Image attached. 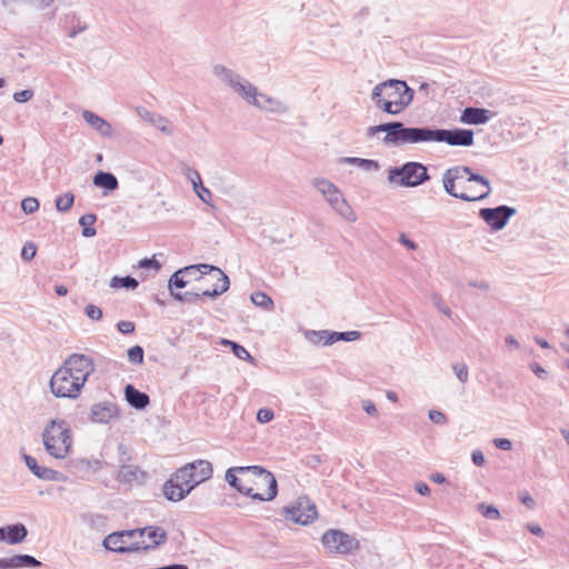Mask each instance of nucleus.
<instances>
[{"instance_id": "9b49d317", "label": "nucleus", "mask_w": 569, "mask_h": 569, "mask_svg": "<svg viewBox=\"0 0 569 569\" xmlns=\"http://www.w3.org/2000/svg\"><path fill=\"white\" fill-rule=\"evenodd\" d=\"M68 371V376L72 375L73 379H79L81 388L83 389L89 376L94 371L93 359L83 353L70 355L61 365Z\"/></svg>"}, {"instance_id": "864d4df0", "label": "nucleus", "mask_w": 569, "mask_h": 569, "mask_svg": "<svg viewBox=\"0 0 569 569\" xmlns=\"http://www.w3.org/2000/svg\"><path fill=\"white\" fill-rule=\"evenodd\" d=\"M431 300L440 312H442L443 315H446L448 317H451V315H452L451 309L446 305V302L442 300L440 295L433 293L431 296Z\"/></svg>"}, {"instance_id": "b1692460", "label": "nucleus", "mask_w": 569, "mask_h": 569, "mask_svg": "<svg viewBox=\"0 0 569 569\" xmlns=\"http://www.w3.org/2000/svg\"><path fill=\"white\" fill-rule=\"evenodd\" d=\"M313 186L323 194L331 208L338 204L343 198L337 186L329 180L315 179Z\"/></svg>"}, {"instance_id": "f8f14e48", "label": "nucleus", "mask_w": 569, "mask_h": 569, "mask_svg": "<svg viewBox=\"0 0 569 569\" xmlns=\"http://www.w3.org/2000/svg\"><path fill=\"white\" fill-rule=\"evenodd\" d=\"M321 541L330 552L341 555L350 553L359 548V541L357 539L338 529L327 530L322 535Z\"/></svg>"}, {"instance_id": "20e7f679", "label": "nucleus", "mask_w": 569, "mask_h": 569, "mask_svg": "<svg viewBox=\"0 0 569 569\" xmlns=\"http://www.w3.org/2000/svg\"><path fill=\"white\" fill-rule=\"evenodd\" d=\"M194 462H190L178 469L163 485L164 497L173 502L184 499L198 481L193 476Z\"/></svg>"}, {"instance_id": "6e6552de", "label": "nucleus", "mask_w": 569, "mask_h": 569, "mask_svg": "<svg viewBox=\"0 0 569 569\" xmlns=\"http://www.w3.org/2000/svg\"><path fill=\"white\" fill-rule=\"evenodd\" d=\"M78 380L60 366L50 379V390L56 398L77 399L82 390Z\"/></svg>"}, {"instance_id": "39448f33", "label": "nucleus", "mask_w": 569, "mask_h": 569, "mask_svg": "<svg viewBox=\"0 0 569 569\" xmlns=\"http://www.w3.org/2000/svg\"><path fill=\"white\" fill-rule=\"evenodd\" d=\"M388 181L399 187L415 188L430 180L428 168L417 161L405 162L400 167H390L388 170Z\"/></svg>"}, {"instance_id": "0eeeda50", "label": "nucleus", "mask_w": 569, "mask_h": 569, "mask_svg": "<svg viewBox=\"0 0 569 569\" xmlns=\"http://www.w3.org/2000/svg\"><path fill=\"white\" fill-rule=\"evenodd\" d=\"M212 72L249 104H253V99L258 96V89L256 86L223 64H214Z\"/></svg>"}, {"instance_id": "cd10ccee", "label": "nucleus", "mask_w": 569, "mask_h": 569, "mask_svg": "<svg viewBox=\"0 0 569 569\" xmlns=\"http://www.w3.org/2000/svg\"><path fill=\"white\" fill-rule=\"evenodd\" d=\"M147 478L148 473L146 471L141 470L138 466L131 465H122L118 475V479L121 482L130 485L133 482L142 483Z\"/></svg>"}, {"instance_id": "de8ad7c7", "label": "nucleus", "mask_w": 569, "mask_h": 569, "mask_svg": "<svg viewBox=\"0 0 569 569\" xmlns=\"http://www.w3.org/2000/svg\"><path fill=\"white\" fill-rule=\"evenodd\" d=\"M181 172L186 177V179L192 183V187H197L198 184H200V181L202 179H201L200 173L196 169L183 163L181 166Z\"/></svg>"}, {"instance_id": "774afa93", "label": "nucleus", "mask_w": 569, "mask_h": 569, "mask_svg": "<svg viewBox=\"0 0 569 569\" xmlns=\"http://www.w3.org/2000/svg\"><path fill=\"white\" fill-rule=\"evenodd\" d=\"M399 241L409 250H416L418 247L417 243L410 238H408L405 233L400 234Z\"/></svg>"}, {"instance_id": "2eb2a0df", "label": "nucleus", "mask_w": 569, "mask_h": 569, "mask_svg": "<svg viewBox=\"0 0 569 569\" xmlns=\"http://www.w3.org/2000/svg\"><path fill=\"white\" fill-rule=\"evenodd\" d=\"M121 410L113 400H103L91 406L89 420L92 423L107 425L120 418Z\"/></svg>"}, {"instance_id": "0e129e2a", "label": "nucleus", "mask_w": 569, "mask_h": 569, "mask_svg": "<svg viewBox=\"0 0 569 569\" xmlns=\"http://www.w3.org/2000/svg\"><path fill=\"white\" fill-rule=\"evenodd\" d=\"M471 460L478 467H482L486 463L485 455L480 449L471 452Z\"/></svg>"}, {"instance_id": "c9c22d12", "label": "nucleus", "mask_w": 569, "mask_h": 569, "mask_svg": "<svg viewBox=\"0 0 569 569\" xmlns=\"http://www.w3.org/2000/svg\"><path fill=\"white\" fill-rule=\"evenodd\" d=\"M221 345L223 346H229L231 348V351L232 353L238 358V359H241V360H244L249 363H254V358L250 355V352L243 347L241 346L240 343L236 342V341H232V340H228V339H222L221 340Z\"/></svg>"}, {"instance_id": "5fc2aeb1", "label": "nucleus", "mask_w": 569, "mask_h": 569, "mask_svg": "<svg viewBox=\"0 0 569 569\" xmlns=\"http://www.w3.org/2000/svg\"><path fill=\"white\" fill-rule=\"evenodd\" d=\"M37 253V246L29 241V242H26L22 247V250H21V258L26 261H30L34 258Z\"/></svg>"}, {"instance_id": "f3484780", "label": "nucleus", "mask_w": 569, "mask_h": 569, "mask_svg": "<svg viewBox=\"0 0 569 569\" xmlns=\"http://www.w3.org/2000/svg\"><path fill=\"white\" fill-rule=\"evenodd\" d=\"M209 273H214L213 277L216 278L217 283H214L211 289L198 288L200 300H202L203 298L216 299L226 291H228L230 287L229 277L220 268L213 266V269H211Z\"/></svg>"}, {"instance_id": "bf43d9fd", "label": "nucleus", "mask_w": 569, "mask_h": 569, "mask_svg": "<svg viewBox=\"0 0 569 569\" xmlns=\"http://www.w3.org/2000/svg\"><path fill=\"white\" fill-rule=\"evenodd\" d=\"M117 329L123 335H130L134 332L136 325L133 321L121 320L117 323Z\"/></svg>"}, {"instance_id": "f03ea898", "label": "nucleus", "mask_w": 569, "mask_h": 569, "mask_svg": "<svg viewBox=\"0 0 569 569\" xmlns=\"http://www.w3.org/2000/svg\"><path fill=\"white\" fill-rule=\"evenodd\" d=\"M42 441L46 451L56 459H64L72 447L71 429L66 420L52 419L44 427Z\"/></svg>"}, {"instance_id": "f257e3e1", "label": "nucleus", "mask_w": 569, "mask_h": 569, "mask_svg": "<svg viewBox=\"0 0 569 569\" xmlns=\"http://www.w3.org/2000/svg\"><path fill=\"white\" fill-rule=\"evenodd\" d=\"M427 142H445L452 147H471L475 132L471 129H443L436 127H416L413 144Z\"/></svg>"}, {"instance_id": "f704fd0d", "label": "nucleus", "mask_w": 569, "mask_h": 569, "mask_svg": "<svg viewBox=\"0 0 569 569\" xmlns=\"http://www.w3.org/2000/svg\"><path fill=\"white\" fill-rule=\"evenodd\" d=\"M442 184L445 191L450 194L453 198L460 199L462 201L467 202H473V197L471 194L465 193V192H457L455 189L456 181H453L450 177H448L446 173L442 176Z\"/></svg>"}, {"instance_id": "473e14b6", "label": "nucleus", "mask_w": 569, "mask_h": 569, "mask_svg": "<svg viewBox=\"0 0 569 569\" xmlns=\"http://www.w3.org/2000/svg\"><path fill=\"white\" fill-rule=\"evenodd\" d=\"M196 468L193 469V476L198 481V485L210 479L213 473L212 465L208 460H196L193 461Z\"/></svg>"}, {"instance_id": "338daca9", "label": "nucleus", "mask_w": 569, "mask_h": 569, "mask_svg": "<svg viewBox=\"0 0 569 569\" xmlns=\"http://www.w3.org/2000/svg\"><path fill=\"white\" fill-rule=\"evenodd\" d=\"M531 371L540 379H547L548 373L547 371L538 363L533 362L530 365Z\"/></svg>"}, {"instance_id": "dca6fc26", "label": "nucleus", "mask_w": 569, "mask_h": 569, "mask_svg": "<svg viewBox=\"0 0 569 569\" xmlns=\"http://www.w3.org/2000/svg\"><path fill=\"white\" fill-rule=\"evenodd\" d=\"M251 473L261 479L262 483L267 485V493L263 495L264 501L273 500L278 493V483L272 472L264 469L262 466H241L239 475Z\"/></svg>"}, {"instance_id": "6e6d98bb", "label": "nucleus", "mask_w": 569, "mask_h": 569, "mask_svg": "<svg viewBox=\"0 0 569 569\" xmlns=\"http://www.w3.org/2000/svg\"><path fill=\"white\" fill-rule=\"evenodd\" d=\"M84 313L87 315L88 318L96 321L101 320L103 317L102 309L91 303L86 307Z\"/></svg>"}, {"instance_id": "393cba45", "label": "nucleus", "mask_w": 569, "mask_h": 569, "mask_svg": "<svg viewBox=\"0 0 569 569\" xmlns=\"http://www.w3.org/2000/svg\"><path fill=\"white\" fill-rule=\"evenodd\" d=\"M124 398L129 406L137 410L146 409L150 403V398L146 392L138 390L133 385L128 383L124 387Z\"/></svg>"}, {"instance_id": "ea45409f", "label": "nucleus", "mask_w": 569, "mask_h": 569, "mask_svg": "<svg viewBox=\"0 0 569 569\" xmlns=\"http://www.w3.org/2000/svg\"><path fill=\"white\" fill-rule=\"evenodd\" d=\"M138 286H139V281L131 276H124V277L114 276L110 280V287L116 288V289L124 288L128 290H134Z\"/></svg>"}, {"instance_id": "9d476101", "label": "nucleus", "mask_w": 569, "mask_h": 569, "mask_svg": "<svg viewBox=\"0 0 569 569\" xmlns=\"http://www.w3.org/2000/svg\"><path fill=\"white\" fill-rule=\"evenodd\" d=\"M137 532L136 529L114 531L103 539L102 545L107 550L117 553L139 552L140 542L129 543L130 540L137 538Z\"/></svg>"}, {"instance_id": "58836bf2", "label": "nucleus", "mask_w": 569, "mask_h": 569, "mask_svg": "<svg viewBox=\"0 0 569 569\" xmlns=\"http://www.w3.org/2000/svg\"><path fill=\"white\" fill-rule=\"evenodd\" d=\"M97 220V216L94 213H86L80 217L79 224L82 227L81 234L86 238H91L97 234L96 228H93V223Z\"/></svg>"}, {"instance_id": "c85d7f7f", "label": "nucleus", "mask_w": 569, "mask_h": 569, "mask_svg": "<svg viewBox=\"0 0 569 569\" xmlns=\"http://www.w3.org/2000/svg\"><path fill=\"white\" fill-rule=\"evenodd\" d=\"M253 106L261 110L271 112H282L286 110L283 103L280 100L259 91L257 98L253 99Z\"/></svg>"}, {"instance_id": "1a4fd4ad", "label": "nucleus", "mask_w": 569, "mask_h": 569, "mask_svg": "<svg viewBox=\"0 0 569 569\" xmlns=\"http://www.w3.org/2000/svg\"><path fill=\"white\" fill-rule=\"evenodd\" d=\"M282 515L295 523L306 526L317 518L318 512L316 505L307 496H300L293 505L282 509Z\"/></svg>"}, {"instance_id": "c03bdc74", "label": "nucleus", "mask_w": 569, "mask_h": 569, "mask_svg": "<svg viewBox=\"0 0 569 569\" xmlns=\"http://www.w3.org/2000/svg\"><path fill=\"white\" fill-rule=\"evenodd\" d=\"M477 510L487 519L498 520L501 517L499 509L493 505L481 502L478 503Z\"/></svg>"}, {"instance_id": "3c124183", "label": "nucleus", "mask_w": 569, "mask_h": 569, "mask_svg": "<svg viewBox=\"0 0 569 569\" xmlns=\"http://www.w3.org/2000/svg\"><path fill=\"white\" fill-rule=\"evenodd\" d=\"M193 191L197 193V196L207 204H210L212 199L211 191L203 186L202 180L200 181V184L197 187H192Z\"/></svg>"}, {"instance_id": "7c9ffc66", "label": "nucleus", "mask_w": 569, "mask_h": 569, "mask_svg": "<svg viewBox=\"0 0 569 569\" xmlns=\"http://www.w3.org/2000/svg\"><path fill=\"white\" fill-rule=\"evenodd\" d=\"M335 331L329 330H307L305 332L306 339L313 345L331 346L336 342L332 338Z\"/></svg>"}, {"instance_id": "a18cd8bd", "label": "nucleus", "mask_w": 569, "mask_h": 569, "mask_svg": "<svg viewBox=\"0 0 569 569\" xmlns=\"http://www.w3.org/2000/svg\"><path fill=\"white\" fill-rule=\"evenodd\" d=\"M128 360L132 365H142L144 359V350L141 346L136 345L128 349L127 351Z\"/></svg>"}, {"instance_id": "052dcab7", "label": "nucleus", "mask_w": 569, "mask_h": 569, "mask_svg": "<svg viewBox=\"0 0 569 569\" xmlns=\"http://www.w3.org/2000/svg\"><path fill=\"white\" fill-rule=\"evenodd\" d=\"M33 97V91L31 89L21 90L14 92L13 99L16 102L23 103L31 100Z\"/></svg>"}, {"instance_id": "37998d69", "label": "nucleus", "mask_w": 569, "mask_h": 569, "mask_svg": "<svg viewBox=\"0 0 569 569\" xmlns=\"http://www.w3.org/2000/svg\"><path fill=\"white\" fill-rule=\"evenodd\" d=\"M250 299L252 303H254L258 307L263 308L264 310H270L273 307L272 299L262 291H256L251 293Z\"/></svg>"}, {"instance_id": "49530a36", "label": "nucleus", "mask_w": 569, "mask_h": 569, "mask_svg": "<svg viewBox=\"0 0 569 569\" xmlns=\"http://www.w3.org/2000/svg\"><path fill=\"white\" fill-rule=\"evenodd\" d=\"M469 167L467 166H455L445 171V173L450 177L453 181H459L461 179H466L468 177Z\"/></svg>"}, {"instance_id": "4d7b16f0", "label": "nucleus", "mask_w": 569, "mask_h": 569, "mask_svg": "<svg viewBox=\"0 0 569 569\" xmlns=\"http://www.w3.org/2000/svg\"><path fill=\"white\" fill-rule=\"evenodd\" d=\"M141 269H154L158 271L161 268V263L154 258H143L139 261Z\"/></svg>"}, {"instance_id": "72a5a7b5", "label": "nucleus", "mask_w": 569, "mask_h": 569, "mask_svg": "<svg viewBox=\"0 0 569 569\" xmlns=\"http://www.w3.org/2000/svg\"><path fill=\"white\" fill-rule=\"evenodd\" d=\"M12 568H39L42 566L41 561L30 555H14L10 557Z\"/></svg>"}, {"instance_id": "4be33fe9", "label": "nucleus", "mask_w": 569, "mask_h": 569, "mask_svg": "<svg viewBox=\"0 0 569 569\" xmlns=\"http://www.w3.org/2000/svg\"><path fill=\"white\" fill-rule=\"evenodd\" d=\"M376 106L388 114L397 116L401 113L410 103L411 94L403 89L402 100L372 99Z\"/></svg>"}, {"instance_id": "ddd939ff", "label": "nucleus", "mask_w": 569, "mask_h": 569, "mask_svg": "<svg viewBox=\"0 0 569 569\" xmlns=\"http://www.w3.org/2000/svg\"><path fill=\"white\" fill-rule=\"evenodd\" d=\"M517 213V209L507 204H500L495 208H481L478 216L483 220L492 231L502 230Z\"/></svg>"}, {"instance_id": "2f4dec72", "label": "nucleus", "mask_w": 569, "mask_h": 569, "mask_svg": "<svg viewBox=\"0 0 569 569\" xmlns=\"http://www.w3.org/2000/svg\"><path fill=\"white\" fill-rule=\"evenodd\" d=\"M340 163L357 166L366 171H378L380 169L379 161L358 157H343L340 159Z\"/></svg>"}, {"instance_id": "412c9836", "label": "nucleus", "mask_w": 569, "mask_h": 569, "mask_svg": "<svg viewBox=\"0 0 569 569\" xmlns=\"http://www.w3.org/2000/svg\"><path fill=\"white\" fill-rule=\"evenodd\" d=\"M27 536L28 529L21 522L0 527L1 542H6L8 545H19L26 540Z\"/></svg>"}, {"instance_id": "a211bd4d", "label": "nucleus", "mask_w": 569, "mask_h": 569, "mask_svg": "<svg viewBox=\"0 0 569 569\" xmlns=\"http://www.w3.org/2000/svg\"><path fill=\"white\" fill-rule=\"evenodd\" d=\"M137 537L142 538L144 535L151 540V543L143 545L140 542V551L147 552L151 549H156L159 546L166 543L168 536L164 529L157 526H147L143 528H136Z\"/></svg>"}, {"instance_id": "69168bd1", "label": "nucleus", "mask_w": 569, "mask_h": 569, "mask_svg": "<svg viewBox=\"0 0 569 569\" xmlns=\"http://www.w3.org/2000/svg\"><path fill=\"white\" fill-rule=\"evenodd\" d=\"M519 500L521 501V503H523L528 509H533L535 506H536V502L533 500V498L527 492V491H523V492H520L519 493Z\"/></svg>"}, {"instance_id": "79ce46f5", "label": "nucleus", "mask_w": 569, "mask_h": 569, "mask_svg": "<svg viewBox=\"0 0 569 569\" xmlns=\"http://www.w3.org/2000/svg\"><path fill=\"white\" fill-rule=\"evenodd\" d=\"M332 209L338 213L340 214L343 219L348 220V221H356L357 220V216L355 213V211L352 210V208L350 207V204L346 201L345 198H342V200L336 204L335 207H332Z\"/></svg>"}, {"instance_id": "5701e85b", "label": "nucleus", "mask_w": 569, "mask_h": 569, "mask_svg": "<svg viewBox=\"0 0 569 569\" xmlns=\"http://www.w3.org/2000/svg\"><path fill=\"white\" fill-rule=\"evenodd\" d=\"M496 116V112L477 107H467L462 110L460 121L466 124H485Z\"/></svg>"}, {"instance_id": "09e8293b", "label": "nucleus", "mask_w": 569, "mask_h": 569, "mask_svg": "<svg viewBox=\"0 0 569 569\" xmlns=\"http://www.w3.org/2000/svg\"><path fill=\"white\" fill-rule=\"evenodd\" d=\"M361 337V332L357 330L351 331H345V332H338L335 331V336H332L333 339H336V342L338 341H355L358 340Z\"/></svg>"}, {"instance_id": "13d9d810", "label": "nucleus", "mask_w": 569, "mask_h": 569, "mask_svg": "<svg viewBox=\"0 0 569 569\" xmlns=\"http://www.w3.org/2000/svg\"><path fill=\"white\" fill-rule=\"evenodd\" d=\"M428 416L429 419L436 425L443 426L448 422L446 415L439 410L432 409L429 411Z\"/></svg>"}, {"instance_id": "c756f323", "label": "nucleus", "mask_w": 569, "mask_h": 569, "mask_svg": "<svg viewBox=\"0 0 569 569\" xmlns=\"http://www.w3.org/2000/svg\"><path fill=\"white\" fill-rule=\"evenodd\" d=\"M93 184L96 187L102 188L104 190V193L114 191L119 188V182L117 177L108 171L99 170L93 176Z\"/></svg>"}, {"instance_id": "680f3d73", "label": "nucleus", "mask_w": 569, "mask_h": 569, "mask_svg": "<svg viewBox=\"0 0 569 569\" xmlns=\"http://www.w3.org/2000/svg\"><path fill=\"white\" fill-rule=\"evenodd\" d=\"M273 417H274L273 411L268 408L260 409L257 413V420L262 423L271 421L273 419Z\"/></svg>"}, {"instance_id": "4c0bfd02", "label": "nucleus", "mask_w": 569, "mask_h": 569, "mask_svg": "<svg viewBox=\"0 0 569 569\" xmlns=\"http://www.w3.org/2000/svg\"><path fill=\"white\" fill-rule=\"evenodd\" d=\"M467 174H468L467 181H475V182H478V183L482 184L483 187H486L485 192H482L478 196H472L475 198L473 201H479V200L486 199L491 192L490 181L485 176L473 172L470 168H469V172Z\"/></svg>"}, {"instance_id": "e433bc0d", "label": "nucleus", "mask_w": 569, "mask_h": 569, "mask_svg": "<svg viewBox=\"0 0 569 569\" xmlns=\"http://www.w3.org/2000/svg\"><path fill=\"white\" fill-rule=\"evenodd\" d=\"M467 174H468L467 181H475V182H478V183L482 184L483 187H486L485 192H482L478 196H472L475 198L473 201H479V200L486 199L491 192L490 181L485 176L473 172L470 168H469V172Z\"/></svg>"}, {"instance_id": "aec40b11", "label": "nucleus", "mask_w": 569, "mask_h": 569, "mask_svg": "<svg viewBox=\"0 0 569 569\" xmlns=\"http://www.w3.org/2000/svg\"><path fill=\"white\" fill-rule=\"evenodd\" d=\"M240 467H231L226 471L224 480L230 487L236 489L238 492L252 498L253 500L264 501L263 493L253 492L252 487H247L242 483V480L237 476Z\"/></svg>"}, {"instance_id": "e2e57ef3", "label": "nucleus", "mask_w": 569, "mask_h": 569, "mask_svg": "<svg viewBox=\"0 0 569 569\" xmlns=\"http://www.w3.org/2000/svg\"><path fill=\"white\" fill-rule=\"evenodd\" d=\"M492 442H493L495 447L500 450L508 451V450L512 449V442L507 438H496V439H493Z\"/></svg>"}, {"instance_id": "7ed1b4c3", "label": "nucleus", "mask_w": 569, "mask_h": 569, "mask_svg": "<svg viewBox=\"0 0 569 569\" xmlns=\"http://www.w3.org/2000/svg\"><path fill=\"white\" fill-rule=\"evenodd\" d=\"M213 269L212 264L208 263H199V264H191L183 268L178 269L174 271L168 281V288L170 291L171 297L182 303H193L200 301L199 290L198 291H186V292H179L176 291V289H183L188 283L189 280L184 279V276H194L196 273L200 272L202 276L209 274V271Z\"/></svg>"}, {"instance_id": "a878e982", "label": "nucleus", "mask_w": 569, "mask_h": 569, "mask_svg": "<svg viewBox=\"0 0 569 569\" xmlns=\"http://www.w3.org/2000/svg\"><path fill=\"white\" fill-rule=\"evenodd\" d=\"M83 120L98 133H100L102 137H111L112 136V127L111 124L101 118L99 114L90 111L84 110L82 112Z\"/></svg>"}, {"instance_id": "603ef678", "label": "nucleus", "mask_w": 569, "mask_h": 569, "mask_svg": "<svg viewBox=\"0 0 569 569\" xmlns=\"http://www.w3.org/2000/svg\"><path fill=\"white\" fill-rule=\"evenodd\" d=\"M452 370L460 382L465 383L468 381L469 372L466 363H453Z\"/></svg>"}, {"instance_id": "bb28decb", "label": "nucleus", "mask_w": 569, "mask_h": 569, "mask_svg": "<svg viewBox=\"0 0 569 569\" xmlns=\"http://www.w3.org/2000/svg\"><path fill=\"white\" fill-rule=\"evenodd\" d=\"M139 116L147 122L157 127L162 133L167 136L173 134V128L169 124V120L160 114L153 113L144 108L138 109Z\"/></svg>"}, {"instance_id": "a19ab883", "label": "nucleus", "mask_w": 569, "mask_h": 569, "mask_svg": "<svg viewBox=\"0 0 569 569\" xmlns=\"http://www.w3.org/2000/svg\"><path fill=\"white\" fill-rule=\"evenodd\" d=\"M73 202L74 194L71 191H67L62 194H59L54 200L56 209L59 212H67L68 210H70L73 206Z\"/></svg>"}, {"instance_id": "4468645a", "label": "nucleus", "mask_w": 569, "mask_h": 569, "mask_svg": "<svg viewBox=\"0 0 569 569\" xmlns=\"http://www.w3.org/2000/svg\"><path fill=\"white\" fill-rule=\"evenodd\" d=\"M403 89H407L413 100L415 90L405 80L389 79L377 84L371 93V99L402 100Z\"/></svg>"}, {"instance_id": "8fccbe9b", "label": "nucleus", "mask_w": 569, "mask_h": 569, "mask_svg": "<svg viewBox=\"0 0 569 569\" xmlns=\"http://www.w3.org/2000/svg\"><path fill=\"white\" fill-rule=\"evenodd\" d=\"M21 208L27 214L33 213L39 209V201L34 197L24 198L21 201Z\"/></svg>"}, {"instance_id": "423d86ee", "label": "nucleus", "mask_w": 569, "mask_h": 569, "mask_svg": "<svg viewBox=\"0 0 569 569\" xmlns=\"http://www.w3.org/2000/svg\"><path fill=\"white\" fill-rule=\"evenodd\" d=\"M416 127H407L401 121H390L371 126L367 129V137L372 138L380 132L386 136L382 139L383 144L399 147L403 144H413Z\"/></svg>"}, {"instance_id": "6ab92c4d", "label": "nucleus", "mask_w": 569, "mask_h": 569, "mask_svg": "<svg viewBox=\"0 0 569 569\" xmlns=\"http://www.w3.org/2000/svg\"><path fill=\"white\" fill-rule=\"evenodd\" d=\"M22 458L29 470L39 479L47 481H60L64 479L61 472L53 470L51 468L40 466L37 459L32 456L23 453Z\"/></svg>"}]
</instances>
